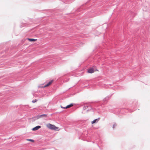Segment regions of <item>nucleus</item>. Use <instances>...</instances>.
Wrapping results in <instances>:
<instances>
[{"label":"nucleus","instance_id":"obj_1","mask_svg":"<svg viewBox=\"0 0 150 150\" xmlns=\"http://www.w3.org/2000/svg\"><path fill=\"white\" fill-rule=\"evenodd\" d=\"M47 127L50 129L52 130H56L58 129V127L55 126L54 125L49 124L47 125Z\"/></svg>","mask_w":150,"mask_h":150},{"label":"nucleus","instance_id":"obj_2","mask_svg":"<svg viewBox=\"0 0 150 150\" xmlns=\"http://www.w3.org/2000/svg\"><path fill=\"white\" fill-rule=\"evenodd\" d=\"M126 110L127 111V112L128 111L131 112H132V111L130 110H128V108H126L120 109L119 111V113L123 114L126 112Z\"/></svg>","mask_w":150,"mask_h":150},{"label":"nucleus","instance_id":"obj_3","mask_svg":"<svg viewBox=\"0 0 150 150\" xmlns=\"http://www.w3.org/2000/svg\"><path fill=\"white\" fill-rule=\"evenodd\" d=\"M74 105V104L71 103L69 105H67L66 106V107H63L62 106H61V108H62L63 109H67L68 108H70L71 107L73 106Z\"/></svg>","mask_w":150,"mask_h":150},{"label":"nucleus","instance_id":"obj_4","mask_svg":"<svg viewBox=\"0 0 150 150\" xmlns=\"http://www.w3.org/2000/svg\"><path fill=\"white\" fill-rule=\"evenodd\" d=\"M53 80H51L48 83H47V84H45L43 86L44 88H45L47 86H50L52 83L53 82Z\"/></svg>","mask_w":150,"mask_h":150},{"label":"nucleus","instance_id":"obj_5","mask_svg":"<svg viewBox=\"0 0 150 150\" xmlns=\"http://www.w3.org/2000/svg\"><path fill=\"white\" fill-rule=\"evenodd\" d=\"M111 95H111L110 96H106V97H105L103 99V101L104 102H107L110 99Z\"/></svg>","mask_w":150,"mask_h":150},{"label":"nucleus","instance_id":"obj_6","mask_svg":"<svg viewBox=\"0 0 150 150\" xmlns=\"http://www.w3.org/2000/svg\"><path fill=\"white\" fill-rule=\"evenodd\" d=\"M87 72L89 73H92L94 72V69L93 67L91 68L88 69Z\"/></svg>","mask_w":150,"mask_h":150},{"label":"nucleus","instance_id":"obj_7","mask_svg":"<svg viewBox=\"0 0 150 150\" xmlns=\"http://www.w3.org/2000/svg\"><path fill=\"white\" fill-rule=\"evenodd\" d=\"M41 127V126H40L38 125L33 128L32 129V130L33 131H36L38 130L39 129H40Z\"/></svg>","mask_w":150,"mask_h":150},{"label":"nucleus","instance_id":"obj_8","mask_svg":"<svg viewBox=\"0 0 150 150\" xmlns=\"http://www.w3.org/2000/svg\"><path fill=\"white\" fill-rule=\"evenodd\" d=\"M100 119V118L98 117L97 119H96L93 120L91 122V123L92 124L96 123L99 121Z\"/></svg>","mask_w":150,"mask_h":150},{"label":"nucleus","instance_id":"obj_9","mask_svg":"<svg viewBox=\"0 0 150 150\" xmlns=\"http://www.w3.org/2000/svg\"><path fill=\"white\" fill-rule=\"evenodd\" d=\"M38 115H37L33 117L32 119V121L33 122L35 121L36 120L39 119Z\"/></svg>","mask_w":150,"mask_h":150},{"label":"nucleus","instance_id":"obj_10","mask_svg":"<svg viewBox=\"0 0 150 150\" xmlns=\"http://www.w3.org/2000/svg\"><path fill=\"white\" fill-rule=\"evenodd\" d=\"M27 39L30 42H34L36 41L37 40L36 39L28 38Z\"/></svg>","mask_w":150,"mask_h":150},{"label":"nucleus","instance_id":"obj_11","mask_svg":"<svg viewBox=\"0 0 150 150\" xmlns=\"http://www.w3.org/2000/svg\"><path fill=\"white\" fill-rule=\"evenodd\" d=\"M62 1L66 4H69L71 2V0H62Z\"/></svg>","mask_w":150,"mask_h":150},{"label":"nucleus","instance_id":"obj_12","mask_svg":"<svg viewBox=\"0 0 150 150\" xmlns=\"http://www.w3.org/2000/svg\"><path fill=\"white\" fill-rule=\"evenodd\" d=\"M88 108V105H84L83 108V109L84 110H86V109H87V108Z\"/></svg>","mask_w":150,"mask_h":150},{"label":"nucleus","instance_id":"obj_13","mask_svg":"<svg viewBox=\"0 0 150 150\" xmlns=\"http://www.w3.org/2000/svg\"><path fill=\"white\" fill-rule=\"evenodd\" d=\"M38 115L39 117L40 118V117H47V115L44 114H42L41 115Z\"/></svg>","mask_w":150,"mask_h":150},{"label":"nucleus","instance_id":"obj_14","mask_svg":"<svg viewBox=\"0 0 150 150\" xmlns=\"http://www.w3.org/2000/svg\"><path fill=\"white\" fill-rule=\"evenodd\" d=\"M92 109V108L90 106L88 105V108H87V109H86V112L90 111Z\"/></svg>","mask_w":150,"mask_h":150},{"label":"nucleus","instance_id":"obj_15","mask_svg":"<svg viewBox=\"0 0 150 150\" xmlns=\"http://www.w3.org/2000/svg\"><path fill=\"white\" fill-rule=\"evenodd\" d=\"M28 141H30L31 142H34V140L32 139H27Z\"/></svg>","mask_w":150,"mask_h":150},{"label":"nucleus","instance_id":"obj_16","mask_svg":"<svg viewBox=\"0 0 150 150\" xmlns=\"http://www.w3.org/2000/svg\"><path fill=\"white\" fill-rule=\"evenodd\" d=\"M117 125L116 123H114L113 125L112 128L114 129L116 127Z\"/></svg>","mask_w":150,"mask_h":150},{"label":"nucleus","instance_id":"obj_17","mask_svg":"<svg viewBox=\"0 0 150 150\" xmlns=\"http://www.w3.org/2000/svg\"><path fill=\"white\" fill-rule=\"evenodd\" d=\"M38 101V100L37 99H35V100H32V102L33 103H35L36 102Z\"/></svg>","mask_w":150,"mask_h":150},{"label":"nucleus","instance_id":"obj_18","mask_svg":"<svg viewBox=\"0 0 150 150\" xmlns=\"http://www.w3.org/2000/svg\"><path fill=\"white\" fill-rule=\"evenodd\" d=\"M110 107H111V106L110 105H109V106H108L107 108L109 110H111V109L110 108Z\"/></svg>","mask_w":150,"mask_h":150},{"label":"nucleus","instance_id":"obj_19","mask_svg":"<svg viewBox=\"0 0 150 150\" xmlns=\"http://www.w3.org/2000/svg\"><path fill=\"white\" fill-rule=\"evenodd\" d=\"M98 71V70L97 69H96V68L94 69V72L95 71Z\"/></svg>","mask_w":150,"mask_h":150},{"label":"nucleus","instance_id":"obj_20","mask_svg":"<svg viewBox=\"0 0 150 150\" xmlns=\"http://www.w3.org/2000/svg\"><path fill=\"white\" fill-rule=\"evenodd\" d=\"M128 110H131L132 111V112H133V110H131V109H129V108H128Z\"/></svg>","mask_w":150,"mask_h":150},{"label":"nucleus","instance_id":"obj_21","mask_svg":"<svg viewBox=\"0 0 150 150\" xmlns=\"http://www.w3.org/2000/svg\"><path fill=\"white\" fill-rule=\"evenodd\" d=\"M77 11H80L79 9H77Z\"/></svg>","mask_w":150,"mask_h":150},{"label":"nucleus","instance_id":"obj_22","mask_svg":"<svg viewBox=\"0 0 150 150\" xmlns=\"http://www.w3.org/2000/svg\"><path fill=\"white\" fill-rule=\"evenodd\" d=\"M127 107H129V108H131V106H127Z\"/></svg>","mask_w":150,"mask_h":150},{"label":"nucleus","instance_id":"obj_23","mask_svg":"<svg viewBox=\"0 0 150 150\" xmlns=\"http://www.w3.org/2000/svg\"><path fill=\"white\" fill-rule=\"evenodd\" d=\"M97 145L98 147H99V146L98 144H97Z\"/></svg>","mask_w":150,"mask_h":150},{"label":"nucleus","instance_id":"obj_24","mask_svg":"<svg viewBox=\"0 0 150 150\" xmlns=\"http://www.w3.org/2000/svg\"><path fill=\"white\" fill-rule=\"evenodd\" d=\"M93 143L94 142H93Z\"/></svg>","mask_w":150,"mask_h":150}]
</instances>
